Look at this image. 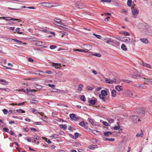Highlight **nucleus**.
I'll return each instance as SVG.
<instances>
[{"mask_svg": "<svg viewBox=\"0 0 152 152\" xmlns=\"http://www.w3.org/2000/svg\"><path fill=\"white\" fill-rule=\"evenodd\" d=\"M131 10L133 14L132 17L134 18H135L137 17V15L138 13V12L137 9L134 7H132Z\"/></svg>", "mask_w": 152, "mask_h": 152, "instance_id": "nucleus-1", "label": "nucleus"}, {"mask_svg": "<svg viewBox=\"0 0 152 152\" xmlns=\"http://www.w3.org/2000/svg\"><path fill=\"white\" fill-rule=\"evenodd\" d=\"M51 65L53 67H55V68L56 69H60V67L61 66L60 64L53 62L51 63Z\"/></svg>", "mask_w": 152, "mask_h": 152, "instance_id": "nucleus-2", "label": "nucleus"}, {"mask_svg": "<svg viewBox=\"0 0 152 152\" xmlns=\"http://www.w3.org/2000/svg\"><path fill=\"white\" fill-rule=\"evenodd\" d=\"M130 118L132 120L133 122L134 123H136L138 121H140V120L137 116L136 115H134L130 117Z\"/></svg>", "mask_w": 152, "mask_h": 152, "instance_id": "nucleus-3", "label": "nucleus"}, {"mask_svg": "<svg viewBox=\"0 0 152 152\" xmlns=\"http://www.w3.org/2000/svg\"><path fill=\"white\" fill-rule=\"evenodd\" d=\"M82 48L86 50V51L90 50L92 48V46L88 45H82Z\"/></svg>", "mask_w": 152, "mask_h": 152, "instance_id": "nucleus-4", "label": "nucleus"}, {"mask_svg": "<svg viewBox=\"0 0 152 152\" xmlns=\"http://www.w3.org/2000/svg\"><path fill=\"white\" fill-rule=\"evenodd\" d=\"M121 39H122V41L124 42H133V39L129 37H121Z\"/></svg>", "mask_w": 152, "mask_h": 152, "instance_id": "nucleus-5", "label": "nucleus"}, {"mask_svg": "<svg viewBox=\"0 0 152 152\" xmlns=\"http://www.w3.org/2000/svg\"><path fill=\"white\" fill-rule=\"evenodd\" d=\"M140 64L144 67L152 69V67L149 64H147L144 62L143 61H142L141 63H140Z\"/></svg>", "mask_w": 152, "mask_h": 152, "instance_id": "nucleus-6", "label": "nucleus"}, {"mask_svg": "<svg viewBox=\"0 0 152 152\" xmlns=\"http://www.w3.org/2000/svg\"><path fill=\"white\" fill-rule=\"evenodd\" d=\"M53 21H54V23L55 24H59L62 25H63L61 20L59 19L54 18L53 19Z\"/></svg>", "mask_w": 152, "mask_h": 152, "instance_id": "nucleus-7", "label": "nucleus"}, {"mask_svg": "<svg viewBox=\"0 0 152 152\" xmlns=\"http://www.w3.org/2000/svg\"><path fill=\"white\" fill-rule=\"evenodd\" d=\"M69 116L71 119L74 121H76V120H77L79 118L78 117L76 116L75 114L73 113L70 114Z\"/></svg>", "mask_w": 152, "mask_h": 152, "instance_id": "nucleus-8", "label": "nucleus"}, {"mask_svg": "<svg viewBox=\"0 0 152 152\" xmlns=\"http://www.w3.org/2000/svg\"><path fill=\"white\" fill-rule=\"evenodd\" d=\"M41 4H45V5H43L44 6L47 7H55V6H53V5H52V4L51 3H48V2H45V3H42Z\"/></svg>", "mask_w": 152, "mask_h": 152, "instance_id": "nucleus-9", "label": "nucleus"}, {"mask_svg": "<svg viewBox=\"0 0 152 152\" xmlns=\"http://www.w3.org/2000/svg\"><path fill=\"white\" fill-rule=\"evenodd\" d=\"M6 20L8 21L10 20H17L18 21V22L21 21V20L20 19H16L13 18H12L10 17H7V19H6Z\"/></svg>", "mask_w": 152, "mask_h": 152, "instance_id": "nucleus-10", "label": "nucleus"}, {"mask_svg": "<svg viewBox=\"0 0 152 152\" xmlns=\"http://www.w3.org/2000/svg\"><path fill=\"white\" fill-rule=\"evenodd\" d=\"M144 84H150V81L151 80V79L150 78H144Z\"/></svg>", "mask_w": 152, "mask_h": 152, "instance_id": "nucleus-11", "label": "nucleus"}, {"mask_svg": "<svg viewBox=\"0 0 152 152\" xmlns=\"http://www.w3.org/2000/svg\"><path fill=\"white\" fill-rule=\"evenodd\" d=\"M115 89L116 90L119 91H121L123 90V88L122 86L119 85L115 86Z\"/></svg>", "mask_w": 152, "mask_h": 152, "instance_id": "nucleus-12", "label": "nucleus"}, {"mask_svg": "<svg viewBox=\"0 0 152 152\" xmlns=\"http://www.w3.org/2000/svg\"><path fill=\"white\" fill-rule=\"evenodd\" d=\"M8 82L6 81V80L3 79H0V84L4 85L8 84Z\"/></svg>", "mask_w": 152, "mask_h": 152, "instance_id": "nucleus-13", "label": "nucleus"}, {"mask_svg": "<svg viewBox=\"0 0 152 152\" xmlns=\"http://www.w3.org/2000/svg\"><path fill=\"white\" fill-rule=\"evenodd\" d=\"M101 94L99 95H102L103 96H106L107 94V92L106 91L104 90H102L101 91Z\"/></svg>", "mask_w": 152, "mask_h": 152, "instance_id": "nucleus-14", "label": "nucleus"}, {"mask_svg": "<svg viewBox=\"0 0 152 152\" xmlns=\"http://www.w3.org/2000/svg\"><path fill=\"white\" fill-rule=\"evenodd\" d=\"M140 40L141 42L145 44H147L148 42V40L145 38L140 39Z\"/></svg>", "mask_w": 152, "mask_h": 152, "instance_id": "nucleus-15", "label": "nucleus"}, {"mask_svg": "<svg viewBox=\"0 0 152 152\" xmlns=\"http://www.w3.org/2000/svg\"><path fill=\"white\" fill-rule=\"evenodd\" d=\"M143 132L142 130H141V133H137L136 135V137H143Z\"/></svg>", "mask_w": 152, "mask_h": 152, "instance_id": "nucleus-16", "label": "nucleus"}, {"mask_svg": "<svg viewBox=\"0 0 152 152\" xmlns=\"http://www.w3.org/2000/svg\"><path fill=\"white\" fill-rule=\"evenodd\" d=\"M102 41L107 43H109L111 42L110 39L108 38H104L102 39Z\"/></svg>", "mask_w": 152, "mask_h": 152, "instance_id": "nucleus-17", "label": "nucleus"}, {"mask_svg": "<svg viewBox=\"0 0 152 152\" xmlns=\"http://www.w3.org/2000/svg\"><path fill=\"white\" fill-rule=\"evenodd\" d=\"M112 133L110 131L105 132H104V135L107 136H109L110 135H112Z\"/></svg>", "mask_w": 152, "mask_h": 152, "instance_id": "nucleus-18", "label": "nucleus"}, {"mask_svg": "<svg viewBox=\"0 0 152 152\" xmlns=\"http://www.w3.org/2000/svg\"><path fill=\"white\" fill-rule=\"evenodd\" d=\"M11 40H14L15 42H17V43H18L19 44H26L25 43H23V42H22V41L18 40L17 39H11Z\"/></svg>", "mask_w": 152, "mask_h": 152, "instance_id": "nucleus-19", "label": "nucleus"}, {"mask_svg": "<svg viewBox=\"0 0 152 152\" xmlns=\"http://www.w3.org/2000/svg\"><path fill=\"white\" fill-rule=\"evenodd\" d=\"M75 51H79V52H84V53H87V52H88V51H86L85 50H83V49H76L75 50Z\"/></svg>", "mask_w": 152, "mask_h": 152, "instance_id": "nucleus-20", "label": "nucleus"}, {"mask_svg": "<svg viewBox=\"0 0 152 152\" xmlns=\"http://www.w3.org/2000/svg\"><path fill=\"white\" fill-rule=\"evenodd\" d=\"M116 91L115 90H113L111 92L112 96L114 97L116 95Z\"/></svg>", "mask_w": 152, "mask_h": 152, "instance_id": "nucleus-21", "label": "nucleus"}, {"mask_svg": "<svg viewBox=\"0 0 152 152\" xmlns=\"http://www.w3.org/2000/svg\"><path fill=\"white\" fill-rule=\"evenodd\" d=\"M121 49L124 51H126L127 50V48H126V46L124 44H122L121 46Z\"/></svg>", "mask_w": 152, "mask_h": 152, "instance_id": "nucleus-22", "label": "nucleus"}, {"mask_svg": "<svg viewBox=\"0 0 152 152\" xmlns=\"http://www.w3.org/2000/svg\"><path fill=\"white\" fill-rule=\"evenodd\" d=\"M99 97L100 99L102 100L103 102H106V99L104 97V96H103L102 95H99Z\"/></svg>", "mask_w": 152, "mask_h": 152, "instance_id": "nucleus-23", "label": "nucleus"}, {"mask_svg": "<svg viewBox=\"0 0 152 152\" xmlns=\"http://www.w3.org/2000/svg\"><path fill=\"white\" fill-rule=\"evenodd\" d=\"M116 79H114L113 80H111L110 79V82H108V83L110 84H112L116 82Z\"/></svg>", "mask_w": 152, "mask_h": 152, "instance_id": "nucleus-24", "label": "nucleus"}, {"mask_svg": "<svg viewBox=\"0 0 152 152\" xmlns=\"http://www.w3.org/2000/svg\"><path fill=\"white\" fill-rule=\"evenodd\" d=\"M79 124L80 126H84L85 127H86V124H85L84 123V121H82L80 122Z\"/></svg>", "mask_w": 152, "mask_h": 152, "instance_id": "nucleus-25", "label": "nucleus"}, {"mask_svg": "<svg viewBox=\"0 0 152 152\" xmlns=\"http://www.w3.org/2000/svg\"><path fill=\"white\" fill-rule=\"evenodd\" d=\"M89 102L92 105H93L95 104V102H96V101H95V100H94V99L91 100H90Z\"/></svg>", "mask_w": 152, "mask_h": 152, "instance_id": "nucleus-26", "label": "nucleus"}, {"mask_svg": "<svg viewBox=\"0 0 152 152\" xmlns=\"http://www.w3.org/2000/svg\"><path fill=\"white\" fill-rule=\"evenodd\" d=\"M104 140L106 141V140H109V141H113L115 140L114 138H104Z\"/></svg>", "mask_w": 152, "mask_h": 152, "instance_id": "nucleus-27", "label": "nucleus"}, {"mask_svg": "<svg viewBox=\"0 0 152 152\" xmlns=\"http://www.w3.org/2000/svg\"><path fill=\"white\" fill-rule=\"evenodd\" d=\"M97 148V146L96 145H92L90 146L89 148L91 150H94L96 148Z\"/></svg>", "mask_w": 152, "mask_h": 152, "instance_id": "nucleus-28", "label": "nucleus"}, {"mask_svg": "<svg viewBox=\"0 0 152 152\" xmlns=\"http://www.w3.org/2000/svg\"><path fill=\"white\" fill-rule=\"evenodd\" d=\"M74 135L75 138L76 139L78 137L80 136H81V134L77 132H76L75 133Z\"/></svg>", "mask_w": 152, "mask_h": 152, "instance_id": "nucleus-29", "label": "nucleus"}, {"mask_svg": "<svg viewBox=\"0 0 152 152\" xmlns=\"http://www.w3.org/2000/svg\"><path fill=\"white\" fill-rule=\"evenodd\" d=\"M134 86L135 87H136L137 88H141V84H140L139 83L135 84L134 85Z\"/></svg>", "mask_w": 152, "mask_h": 152, "instance_id": "nucleus-30", "label": "nucleus"}, {"mask_svg": "<svg viewBox=\"0 0 152 152\" xmlns=\"http://www.w3.org/2000/svg\"><path fill=\"white\" fill-rule=\"evenodd\" d=\"M60 127L61 128L63 129H67V127L65 125H60Z\"/></svg>", "mask_w": 152, "mask_h": 152, "instance_id": "nucleus-31", "label": "nucleus"}, {"mask_svg": "<svg viewBox=\"0 0 152 152\" xmlns=\"http://www.w3.org/2000/svg\"><path fill=\"white\" fill-rule=\"evenodd\" d=\"M43 139L44 140H45L46 142H47L48 143H51V141L49 139H48L47 140V139L45 137H43Z\"/></svg>", "mask_w": 152, "mask_h": 152, "instance_id": "nucleus-32", "label": "nucleus"}, {"mask_svg": "<svg viewBox=\"0 0 152 152\" xmlns=\"http://www.w3.org/2000/svg\"><path fill=\"white\" fill-rule=\"evenodd\" d=\"M102 123L104 125L107 126H110V124L109 123H107L106 121H104L102 122Z\"/></svg>", "mask_w": 152, "mask_h": 152, "instance_id": "nucleus-33", "label": "nucleus"}, {"mask_svg": "<svg viewBox=\"0 0 152 152\" xmlns=\"http://www.w3.org/2000/svg\"><path fill=\"white\" fill-rule=\"evenodd\" d=\"M30 102L32 103L36 104L38 102V101L35 100L31 99Z\"/></svg>", "mask_w": 152, "mask_h": 152, "instance_id": "nucleus-34", "label": "nucleus"}, {"mask_svg": "<svg viewBox=\"0 0 152 152\" xmlns=\"http://www.w3.org/2000/svg\"><path fill=\"white\" fill-rule=\"evenodd\" d=\"M93 35L96 36L97 38L99 39H101V37L100 35L96 34L95 33H93Z\"/></svg>", "mask_w": 152, "mask_h": 152, "instance_id": "nucleus-35", "label": "nucleus"}, {"mask_svg": "<svg viewBox=\"0 0 152 152\" xmlns=\"http://www.w3.org/2000/svg\"><path fill=\"white\" fill-rule=\"evenodd\" d=\"M132 0H128L127 2V4L129 6H130L132 3Z\"/></svg>", "mask_w": 152, "mask_h": 152, "instance_id": "nucleus-36", "label": "nucleus"}, {"mask_svg": "<svg viewBox=\"0 0 152 152\" xmlns=\"http://www.w3.org/2000/svg\"><path fill=\"white\" fill-rule=\"evenodd\" d=\"M16 111L20 113H25V111L22 109H18L16 110Z\"/></svg>", "mask_w": 152, "mask_h": 152, "instance_id": "nucleus-37", "label": "nucleus"}, {"mask_svg": "<svg viewBox=\"0 0 152 152\" xmlns=\"http://www.w3.org/2000/svg\"><path fill=\"white\" fill-rule=\"evenodd\" d=\"M80 99L83 101H86V98L84 95H82L81 96Z\"/></svg>", "mask_w": 152, "mask_h": 152, "instance_id": "nucleus-38", "label": "nucleus"}, {"mask_svg": "<svg viewBox=\"0 0 152 152\" xmlns=\"http://www.w3.org/2000/svg\"><path fill=\"white\" fill-rule=\"evenodd\" d=\"M123 34L125 36H128L130 35L129 34L128 32L126 31L123 32Z\"/></svg>", "mask_w": 152, "mask_h": 152, "instance_id": "nucleus-39", "label": "nucleus"}, {"mask_svg": "<svg viewBox=\"0 0 152 152\" xmlns=\"http://www.w3.org/2000/svg\"><path fill=\"white\" fill-rule=\"evenodd\" d=\"M101 1L103 2H110L111 1V0H101Z\"/></svg>", "mask_w": 152, "mask_h": 152, "instance_id": "nucleus-40", "label": "nucleus"}, {"mask_svg": "<svg viewBox=\"0 0 152 152\" xmlns=\"http://www.w3.org/2000/svg\"><path fill=\"white\" fill-rule=\"evenodd\" d=\"M129 93H130L131 94V96L133 98H134L135 97H136L137 96L136 94L135 93H132L131 92H129Z\"/></svg>", "mask_w": 152, "mask_h": 152, "instance_id": "nucleus-41", "label": "nucleus"}, {"mask_svg": "<svg viewBox=\"0 0 152 152\" xmlns=\"http://www.w3.org/2000/svg\"><path fill=\"white\" fill-rule=\"evenodd\" d=\"M83 86L82 84H80L79 85V87L78 88V90L80 91L82 90V88L83 87Z\"/></svg>", "mask_w": 152, "mask_h": 152, "instance_id": "nucleus-42", "label": "nucleus"}, {"mask_svg": "<svg viewBox=\"0 0 152 152\" xmlns=\"http://www.w3.org/2000/svg\"><path fill=\"white\" fill-rule=\"evenodd\" d=\"M36 88L38 89H40L42 88V86L37 85L36 86Z\"/></svg>", "mask_w": 152, "mask_h": 152, "instance_id": "nucleus-43", "label": "nucleus"}, {"mask_svg": "<svg viewBox=\"0 0 152 152\" xmlns=\"http://www.w3.org/2000/svg\"><path fill=\"white\" fill-rule=\"evenodd\" d=\"M57 47V46L56 45H50V49H53Z\"/></svg>", "mask_w": 152, "mask_h": 152, "instance_id": "nucleus-44", "label": "nucleus"}, {"mask_svg": "<svg viewBox=\"0 0 152 152\" xmlns=\"http://www.w3.org/2000/svg\"><path fill=\"white\" fill-rule=\"evenodd\" d=\"M3 113L5 114H7L8 112V110L6 109H4L3 110Z\"/></svg>", "mask_w": 152, "mask_h": 152, "instance_id": "nucleus-45", "label": "nucleus"}, {"mask_svg": "<svg viewBox=\"0 0 152 152\" xmlns=\"http://www.w3.org/2000/svg\"><path fill=\"white\" fill-rule=\"evenodd\" d=\"M8 9H10V10H20L22 9V8L17 9V8H10V7H8Z\"/></svg>", "mask_w": 152, "mask_h": 152, "instance_id": "nucleus-46", "label": "nucleus"}, {"mask_svg": "<svg viewBox=\"0 0 152 152\" xmlns=\"http://www.w3.org/2000/svg\"><path fill=\"white\" fill-rule=\"evenodd\" d=\"M0 90H4L5 91H9V89L8 88H0Z\"/></svg>", "mask_w": 152, "mask_h": 152, "instance_id": "nucleus-47", "label": "nucleus"}, {"mask_svg": "<svg viewBox=\"0 0 152 152\" xmlns=\"http://www.w3.org/2000/svg\"><path fill=\"white\" fill-rule=\"evenodd\" d=\"M114 120L113 119H112V118H110V119H109V120H108V122L110 123H113V122H114Z\"/></svg>", "mask_w": 152, "mask_h": 152, "instance_id": "nucleus-48", "label": "nucleus"}, {"mask_svg": "<svg viewBox=\"0 0 152 152\" xmlns=\"http://www.w3.org/2000/svg\"><path fill=\"white\" fill-rule=\"evenodd\" d=\"M141 88H142L143 89H146L147 88L146 86H145L143 84H141Z\"/></svg>", "mask_w": 152, "mask_h": 152, "instance_id": "nucleus-49", "label": "nucleus"}, {"mask_svg": "<svg viewBox=\"0 0 152 152\" xmlns=\"http://www.w3.org/2000/svg\"><path fill=\"white\" fill-rule=\"evenodd\" d=\"M94 55L98 57H100L101 56V55L100 53H95Z\"/></svg>", "mask_w": 152, "mask_h": 152, "instance_id": "nucleus-50", "label": "nucleus"}, {"mask_svg": "<svg viewBox=\"0 0 152 152\" xmlns=\"http://www.w3.org/2000/svg\"><path fill=\"white\" fill-rule=\"evenodd\" d=\"M48 86L51 88H54L55 87V85L54 84H48Z\"/></svg>", "mask_w": 152, "mask_h": 152, "instance_id": "nucleus-51", "label": "nucleus"}, {"mask_svg": "<svg viewBox=\"0 0 152 152\" xmlns=\"http://www.w3.org/2000/svg\"><path fill=\"white\" fill-rule=\"evenodd\" d=\"M31 110L32 111V112L34 113H37V110L36 109H35L34 108H32L31 109Z\"/></svg>", "mask_w": 152, "mask_h": 152, "instance_id": "nucleus-52", "label": "nucleus"}, {"mask_svg": "<svg viewBox=\"0 0 152 152\" xmlns=\"http://www.w3.org/2000/svg\"><path fill=\"white\" fill-rule=\"evenodd\" d=\"M89 121L91 123L92 125H94V126L95 125L94 124V122L93 121V120H92L91 119H90Z\"/></svg>", "mask_w": 152, "mask_h": 152, "instance_id": "nucleus-53", "label": "nucleus"}, {"mask_svg": "<svg viewBox=\"0 0 152 152\" xmlns=\"http://www.w3.org/2000/svg\"><path fill=\"white\" fill-rule=\"evenodd\" d=\"M86 88L87 90H92L93 89L92 88L89 86H88Z\"/></svg>", "mask_w": 152, "mask_h": 152, "instance_id": "nucleus-54", "label": "nucleus"}, {"mask_svg": "<svg viewBox=\"0 0 152 152\" xmlns=\"http://www.w3.org/2000/svg\"><path fill=\"white\" fill-rule=\"evenodd\" d=\"M120 127V126L118 125V126H114L113 127V129L115 130H118V129H119Z\"/></svg>", "mask_w": 152, "mask_h": 152, "instance_id": "nucleus-55", "label": "nucleus"}, {"mask_svg": "<svg viewBox=\"0 0 152 152\" xmlns=\"http://www.w3.org/2000/svg\"><path fill=\"white\" fill-rule=\"evenodd\" d=\"M58 135L57 134H54L52 136V138H57Z\"/></svg>", "mask_w": 152, "mask_h": 152, "instance_id": "nucleus-56", "label": "nucleus"}, {"mask_svg": "<svg viewBox=\"0 0 152 152\" xmlns=\"http://www.w3.org/2000/svg\"><path fill=\"white\" fill-rule=\"evenodd\" d=\"M140 76V74H137V75H134L133 76V77L137 78H138V77H139Z\"/></svg>", "mask_w": 152, "mask_h": 152, "instance_id": "nucleus-57", "label": "nucleus"}, {"mask_svg": "<svg viewBox=\"0 0 152 152\" xmlns=\"http://www.w3.org/2000/svg\"><path fill=\"white\" fill-rule=\"evenodd\" d=\"M123 81L124 82L127 83H130V82H131L132 81H129L126 80H123Z\"/></svg>", "mask_w": 152, "mask_h": 152, "instance_id": "nucleus-58", "label": "nucleus"}, {"mask_svg": "<svg viewBox=\"0 0 152 152\" xmlns=\"http://www.w3.org/2000/svg\"><path fill=\"white\" fill-rule=\"evenodd\" d=\"M37 90H36L34 89L31 90V89H28V91L29 92H36Z\"/></svg>", "mask_w": 152, "mask_h": 152, "instance_id": "nucleus-59", "label": "nucleus"}, {"mask_svg": "<svg viewBox=\"0 0 152 152\" xmlns=\"http://www.w3.org/2000/svg\"><path fill=\"white\" fill-rule=\"evenodd\" d=\"M34 139L37 140H39L40 139V137L38 136H34Z\"/></svg>", "mask_w": 152, "mask_h": 152, "instance_id": "nucleus-60", "label": "nucleus"}, {"mask_svg": "<svg viewBox=\"0 0 152 152\" xmlns=\"http://www.w3.org/2000/svg\"><path fill=\"white\" fill-rule=\"evenodd\" d=\"M3 130L5 132H8L9 129L8 128H4Z\"/></svg>", "mask_w": 152, "mask_h": 152, "instance_id": "nucleus-61", "label": "nucleus"}, {"mask_svg": "<svg viewBox=\"0 0 152 152\" xmlns=\"http://www.w3.org/2000/svg\"><path fill=\"white\" fill-rule=\"evenodd\" d=\"M28 60L30 62H32L33 61V59L31 58H29L28 59Z\"/></svg>", "mask_w": 152, "mask_h": 152, "instance_id": "nucleus-62", "label": "nucleus"}, {"mask_svg": "<svg viewBox=\"0 0 152 152\" xmlns=\"http://www.w3.org/2000/svg\"><path fill=\"white\" fill-rule=\"evenodd\" d=\"M62 34H63V35L62 36V37H63L64 36V35H66L68 34L67 33L65 32H62Z\"/></svg>", "mask_w": 152, "mask_h": 152, "instance_id": "nucleus-63", "label": "nucleus"}, {"mask_svg": "<svg viewBox=\"0 0 152 152\" xmlns=\"http://www.w3.org/2000/svg\"><path fill=\"white\" fill-rule=\"evenodd\" d=\"M110 17H107L106 18L104 19V20L105 21L107 22L108 21V19L110 18Z\"/></svg>", "mask_w": 152, "mask_h": 152, "instance_id": "nucleus-64", "label": "nucleus"}]
</instances>
